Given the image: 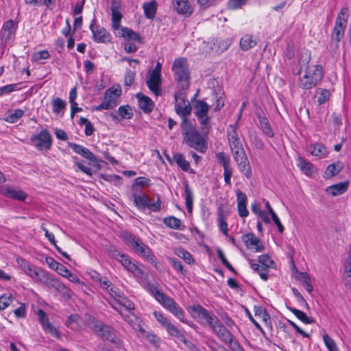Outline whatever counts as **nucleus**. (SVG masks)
Masks as SVG:
<instances>
[{"label":"nucleus","instance_id":"obj_48","mask_svg":"<svg viewBox=\"0 0 351 351\" xmlns=\"http://www.w3.org/2000/svg\"><path fill=\"white\" fill-rule=\"evenodd\" d=\"M237 164L241 172L243 173L245 177L247 178H251L252 169L247 158L243 161H239V162H237Z\"/></svg>","mask_w":351,"mask_h":351},{"label":"nucleus","instance_id":"obj_29","mask_svg":"<svg viewBox=\"0 0 351 351\" xmlns=\"http://www.w3.org/2000/svg\"><path fill=\"white\" fill-rule=\"evenodd\" d=\"M3 194L8 197L20 201L25 200L27 197V194L24 191L10 187L4 189Z\"/></svg>","mask_w":351,"mask_h":351},{"label":"nucleus","instance_id":"obj_16","mask_svg":"<svg viewBox=\"0 0 351 351\" xmlns=\"http://www.w3.org/2000/svg\"><path fill=\"white\" fill-rule=\"evenodd\" d=\"M190 308L191 312L195 313L198 318L205 320V322H200V324L204 326H208L215 315L213 313L208 311L199 304L193 305Z\"/></svg>","mask_w":351,"mask_h":351},{"label":"nucleus","instance_id":"obj_6","mask_svg":"<svg viewBox=\"0 0 351 351\" xmlns=\"http://www.w3.org/2000/svg\"><path fill=\"white\" fill-rule=\"evenodd\" d=\"M187 90L177 89L174 94L175 111L182 119V121L188 119L191 115L192 107L186 97Z\"/></svg>","mask_w":351,"mask_h":351},{"label":"nucleus","instance_id":"obj_60","mask_svg":"<svg viewBox=\"0 0 351 351\" xmlns=\"http://www.w3.org/2000/svg\"><path fill=\"white\" fill-rule=\"evenodd\" d=\"M258 262L262 265V267H266L267 269L270 267L271 265L274 263L273 260L268 254H263L259 256Z\"/></svg>","mask_w":351,"mask_h":351},{"label":"nucleus","instance_id":"obj_3","mask_svg":"<svg viewBox=\"0 0 351 351\" xmlns=\"http://www.w3.org/2000/svg\"><path fill=\"white\" fill-rule=\"evenodd\" d=\"M177 89L188 90L190 86V71L187 60L184 58H176L172 64Z\"/></svg>","mask_w":351,"mask_h":351},{"label":"nucleus","instance_id":"obj_55","mask_svg":"<svg viewBox=\"0 0 351 351\" xmlns=\"http://www.w3.org/2000/svg\"><path fill=\"white\" fill-rule=\"evenodd\" d=\"M323 340L329 351H339L335 341L328 334L323 335Z\"/></svg>","mask_w":351,"mask_h":351},{"label":"nucleus","instance_id":"obj_33","mask_svg":"<svg viewBox=\"0 0 351 351\" xmlns=\"http://www.w3.org/2000/svg\"><path fill=\"white\" fill-rule=\"evenodd\" d=\"M259 119L260 127L263 132L269 138H272L274 135L271 125L265 117H261L260 114H258Z\"/></svg>","mask_w":351,"mask_h":351},{"label":"nucleus","instance_id":"obj_31","mask_svg":"<svg viewBox=\"0 0 351 351\" xmlns=\"http://www.w3.org/2000/svg\"><path fill=\"white\" fill-rule=\"evenodd\" d=\"M184 199L187 211L192 213L193 211V191L189 187V184L187 182L184 184Z\"/></svg>","mask_w":351,"mask_h":351},{"label":"nucleus","instance_id":"obj_18","mask_svg":"<svg viewBox=\"0 0 351 351\" xmlns=\"http://www.w3.org/2000/svg\"><path fill=\"white\" fill-rule=\"evenodd\" d=\"M69 147L73 149L74 152L81 155L82 157L89 160L91 162H97V159L96 156L88 149L85 147L74 143H69Z\"/></svg>","mask_w":351,"mask_h":351},{"label":"nucleus","instance_id":"obj_59","mask_svg":"<svg viewBox=\"0 0 351 351\" xmlns=\"http://www.w3.org/2000/svg\"><path fill=\"white\" fill-rule=\"evenodd\" d=\"M106 291L116 302L121 301L122 293L119 291L117 287L112 285Z\"/></svg>","mask_w":351,"mask_h":351},{"label":"nucleus","instance_id":"obj_63","mask_svg":"<svg viewBox=\"0 0 351 351\" xmlns=\"http://www.w3.org/2000/svg\"><path fill=\"white\" fill-rule=\"evenodd\" d=\"M154 316L156 319L165 328L171 322L168 318H167L162 313L155 311L154 312Z\"/></svg>","mask_w":351,"mask_h":351},{"label":"nucleus","instance_id":"obj_56","mask_svg":"<svg viewBox=\"0 0 351 351\" xmlns=\"http://www.w3.org/2000/svg\"><path fill=\"white\" fill-rule=\"evenodd\" d=\"M80 319V317L77 314H73L69 316L66 325L67 327L71 329H76L79 326V321Z\"/></svg>","mask_w":351,"mask_h":351},{"label":"nucleus","instance_id":"obj_45","mask_svg":"<svg viewBox=\"0 0 351 351\" xmlns=\"http://www.w3.org/2000/svg\"><path fill=\"white\" fill-rule=\"evenodd\" d=\"M25 114V110L21 109H15L13 112L8 114L5 118V121L14 123L18 121Z\"/></svg>","mask_w":351,"mask_h":351},{"label":"nucleus","instance_id":"obj_38","mask_svg":"<svg viewBox=\"0 0 351 351\" xmlns=\"http://www.w3.org/2000/svg\"><path fill=\"white\" fill-rule=\"evenodd\" d=\"M163 223L167 227L173 229L182 230L184 228V226L182 223V221L173 216L164 218Z\"/></svg>","mask_w":351,"mask_h":351},{"label":"nucleus","instance_id":"obj_47","mask_svg":"<svg viewBox=\"0 0 351 351\" xmlns=\"http://www.w3.org/2000/svg\"><path fill=\"white\" fill-rule=\"evenodd\" d=\"M218 226L222 233L227 236L228 232V224L225 220L221 208H218Z\"/></svg>","mask_w":351,"mask_h":351},{"label":"nucleus","instance_id":"obj_5","mask_svg":"<svg viewBox=\"0 0 351 351\" xmlns=\"http://www.w3.org/2000/svg\"><path fill=\"white\" fill-rule=\"evenodd\" d=\"M152 291L156 300L181 322H184V311L171 298L165 295L156 287H154Z\"/></svg>","mask_w":351,"mask_h":351},{"label":"nucleus","instance_id":"obj_42","mask_svg":"<svg viewBox=\"0 0 351 351\" xmlns=\"http://www.w3.org/2000/svg\"><path fill=\"white\" fill-rule=\"evenodd\" d=\"M343 168V164L340 161H337L335 163L329 165L327 167L326 170V174L328 177H332L337 175L339 172H340Z\"/></svg>","mask_w":351,"mask_h":351},{"label":"nucleus","instance_id":"obj_25","mask_svg":"<svg viewBox=\"0 0 351 351\" xmlns=\"http://www.w3.org/2000/svg\"><path fill=\"white\" fill-rule=\"evenodd\" d=\"M308 150L311 155L321 158L326 157L329 153L328 149L321 143L311 144Z\"/></svg>","mask_w":351,"mask_h":351},{"label":"nucleus","instance_id":"obj_54","mask_svg":"<svg viewBox=\"0 0 351 351\" xmlns=\"http://www.w3.org/2000/svg\"><path fill=\"white\" fill-rule=\"evenodd\" d=\"M217 162L223 166V169H230V157L226 156L224 152H219L216 156Z\"/></svg>","mask_w":351,"mask_h":351},{"label":"nucleus","instance_id":"obj_39","mask_svg":"<svg viewBox=\"0 0 351 351\" xmlns=\"http://www.w3.org/2000/svg\"><path fill=\"white\" fill-rule=\"evenodd\" d=\"M290 311L298 319L305 324H310L314 322L312 317H308L304 312L293 307H288Z\"/></svg>","mask_w":351,"mask_h":351},{"label":"nucleus","instance_id":"obj_50","mask_svg":"<svg viewBox=\"0 0 351 351\" xmlns=\"http://www.w3.org/2000/svg\"><path fill=\"white\" fill-rule=\"evenodd\" d=\"M14 297L10 293L0 296V311L5 309L14 301Z\"/></svg>","mask_w":351,"mask_h":351},{"label":"nucleus","instance_id":"obj_1","mask_svg":"<svg viewBox=\"0 0 351 351\" xmlns=\"http://www.w3.org/2000/svg\"><path fill=\"white\" fill-rule=\"evenodd\" d=\"M180 128L184 143L199 152L205 153L206 152L207 142L191 121L189 119L181 121Z\"/></svg>","mask_w":351,"mask_h":351},{"label":"nucleus","instance_id":"obj_23","mask_svg":"<svg viewBox=\"0 0 351 351\" xmlns=\"http://www.w3.org/2000/svg\"><path fill=\"white\" fill-rule=\"evenodd\" d=\"M147 85L149 90L156 95L161 93V77L150 74L147 80Z\"/></svg>","mask_w":351,"mask_h":351},{"label":"nucleus","instance_id":"obj_57","mask_svg":"<svg viewBox=\"0 0 351 351\" xmlns=\"http://www.w3.org/2000/svg\"><path fill=\"white\" fill-rule=\"evenodd\" d=\"M20 84H12L0 87V97L20 90Z\"/></svg>","mask_w":351,"mask_h":351},{"label":"nucleus","instance_id":"obj_7","mask_svg":"<svg viewBox=\"0 0 351 351\" xmlns=\"http://www.w3.org/2000/svg\"><path fill=\"white\" fill-rule=\"evenodd\" d=\"M125 238L127 243L147 261L151 263H155L156 258L154 254L150 248L145 245L139 238L136 237L131 233H125Z\"/></svg>","mask_w":351,"mask_h":351},{"label":"nucleus","instance_id":"obj_37","mask_svg":"<svg viewBox=\"0 0 351 351\" xmlns=\"http://www.w3.org/2000/svg\"><path fill=\"white\" fill-rule=\"evenodd\" d=\"M297 162L298 167L305 174L311 175L313 172V165L304 158L298 156L297 158Z\"/></svg>","mask_w":351,"mask_h":351},{"label":"nucleus","instance_id":"obj_17","mask_svg":"<svg viewBox=\"0 0 351 351\" xmlns=\"http://www.w3.org/2000/svg\"><path fill=\"white\" fill-rule=\"evenodd\" d=\"M228 138L232 152L243 148V144L239 138L235 125H230L228 128Z\"/></svg>","mask_w":351,"mask_h":351},{"label":"nucleus","instance_id":"obj_9","mask_svg":"<svg viewBox=\"0 0 351 351\" xmlns=\"http://www.w3.org/2000/svg\"><path fill=\"white\" fill-rule=\"evenodd\" d=\"M37 280L49 287L53 288L56 291L61 293L64 297L70 298V290L62 283L53 278L50 274L41 271Z\"/></svg>","mask_w":351,"mask_h":351},{"label":"nucleus","instance_id":"obj_26","mask_svg":"<svg viewBox=\"0 0 351 351\" xmlns=\"http://www.w3.org/2000/svg\"><path fill=\"white\" fill-rule=\"evenodd\" d=\"M349 181L339 182L338 184L331 185L326 189V191L330 193L332 196H337L344 193L348 189Z\"/></svg>","mask_w":351,"mask_h":351},{"label":"nucleus","instance_id":"obj_11","mask_svg":"<svg viewBox=\"0 0 351 351\" xmlns=\"http://www.w3.org/2000/svg\"><path fill=\"white\" fill-rule=\"evenodd\" d=\"M121 90L120 88L111 87L108 88L104 97V101L94 109L97 111L103 110L112 109L117 105V98L121 95Z\"/></svg>","mask_w":351,"mask_h":351},{"label":"nucleus","instance_id":"obj_2","mask_svg":"<svg viewBox=\"0 0 351 351\" xmlns=\"http://www.w3.org/2000/svg\"><path fill=\"white\" fill-rule=\"evenodd\" d=\"M348 17V8L343 7L337 14L330 36V48L333 51L339 48V43L344 36Z\"/></svg>","mask_w":351,"mask_h":351},{"label":"nucleus","instance_id":"obj_46","mask_svg":"<svg viewBox=\"0 0 351 351\" xmlns=\"http://www.w3.org/2000/svg\"><path fill=\"white\" fill-rule=\"evenodd\" d=\"M122 36L128 40H135L141 42V36L138 34L127 27L121 29Z\"/></svg>","mask_w":351,"mask_h":351},{"label":"nucleus","instance_id":"obj_35","mask_svg":"<svg viewBox=\"0 0 351 351\" xmlns=\"http://www.w3.org/2000/svg\"><path fill=\"white\" fill-rule=\"evenodd\" d=\"M143 8L145 17L147 19H153L155 16L157 10L156 0H152L149 2L145 3L143 5Z\"/></svg>","mask_w":351,"mask_h":351},{"label":"nucleus","instance_id":"obj_32","mask_svg":"<svg viewBox=\"0 0 351 351\" xmlns=\"http://www.w3.org/2000/svg\"><path fill=\"white\" fill-rule=\"evenodd\" d=\"M343 279L345 285L351 287V245L349 256L344 265Z\"/></svg>","mask_w":351,"mask_h":351},{"label":"nucleus","instance_id":"obj_58","mask_svg":"<svg viewBox=\"0 0 351 351\" xmlns=\"http://www.w3.org/2000/svg\"><path fill=\"white\" fill-rule=\"evenodd\" d=\"M121 18H122V14H121L120 12H112V27L114 30H117L119 28Z\"/></svg>","mask_w":351,"mask_h":351},{"label":"nucleus","instance_id":"obj_36","mask_svg":"<svg viewBox=\"0 0 351 351\" xmlns=\"http://www.w3.org/2000/svg\"><path fill=\"white\" fill-rule=\"evenodd\" d=\"M251 209L252 213L258 215L262 220L266 223H270V219L266 212L263 211L261 208V204L259 202H254L252 204Z\"/></svg>","mask_w":351,"mask_h":351},{"label":"nucleus","instance_id":"obj_10","mask_svg":"<svg viewBox=\"0 0 351 351\" xmlns=\"http://www.w3.org/2000/svg\"><path fill=\"white\" fill-rule=\"evenodd\" d=\"M31 143L39 151H48L51 148L52 136L47 129L42 130L38 134L30 138Z\"/></svg>","mask_w":351,"mask_h":351},{"label":"nucleus","instance_id":"obj_20","mask_svg":"<svg viewBox=\"0 0 351 351\" xmlns=\"http://www.w3.org/2000/svg\"><path fill=\"white\" fill-rule=\"evenodd\" d=\"M114 308L117 310L119 314L122 316L125 322L135 330L139 331L141 333L144 334L145 330L142 328L140 324L139 319L134 315L133 313H128V314H124L119 310H118L116 307Z\"/></svg>","mask_w":351,"mask_h":351},{"label":"nucleus","instance_id":"obj_64","mask_svg":"<svg viewBox=\"0 0 351 351\" xmlns=\"http://www.w3.org/2000/svg\"><path fill=\"white\" fill-rule=\"evenodd\" d=\"M88 323L93 330L97 333L99 332L104 324H102L97 319L93 317H89Z\"/></svg>","mask_w":351,"mask_h":351},{"label":"nucleus","instance_id":"obj_4","mask_svg":"<svg viewBox=\"0 0 351 351\" xmlns=\"http://www.w3.org/2000/svg\"><path fill=\"white\" fill-rule=\"evenodd\" d=\"M323 76L322 65H307L304 75L299 80L298 86L304 90L311 89L322 80Z\"/></svg>","mask_w":351,"mask_h":351},{"label":"nucleus","instance_id":"obj_41","mask_svg":"<svg viewBox=\"0 0 351 351\" xmlns=\"http://www.w3.org/2000/svg\"><path fill=\"white\" fill-rule=\"evenodd\" d=\"M151 184V180L149 178L145 177H138L135 179L134 183L132 186L133 192H141L139 187L146 188L149 186Z\"/></svg>","mask_w":351,"mask_h":351},{"label":"nucleus","instance_id":"obj_27","mask_svg":"<svg viewBox=\"0 0 351 351\" xmlns=\"http://www.w3.org/2000/svg\"><path fill=\"white\" fill-rule=\"evenodd\" d=\"M254 314L255 316L258 317L265 323V326L272 329L271 317L267 312L266 308L261 306H254Z\"/></svg>","mask_w":351,"mask_h":351},{"label":"nucleus","instance_id":"obj_12","mask_svg":"<svg viewBox=\"0 0 351 351\" xmlns=\"http://www.w3.org/2000/svg\"><path fill=\"white\" fill-rule=\"evenodd\" d=\"M208 326L212 329L215 335L224 343H231L233 335L224 326L219 319L215 315L213 319L209 322Z\"/></svg>","mask_w":351,"mask_h":351},{"label":"nucleus","instance_id":"obj_43","mask_svg":"<svg viewBox=\"0 0 351 351\" xmlns=\"http://www.w3.org/2000/svg\"><path fill=\"white\" fill-rule=\"evenodd\" d=\"M167 332L169 335L171 337H177L178 339H180L182 340V341L184 343H186V340L184 339V335L182 333V331L180 330L176 326H174L171 322H170L166 327H165Z\"/></svg>","mask_w":351,"mask_h":351},{"label":"nucleus","instance_id":"obj_21","mask_svg":"<svg viewBox=\"0 0 351 351\" xmlns=\"http://www.w3.org/2000/svg\"><path fill=\"white\" fill-rule=\"evenodd\" d=\"M237 210L241 217H246L249 215L247 209V197L246 195L240 190L237 191Z\"/></svg>","mask_w":351,"mask_h":351},{"label":"nucleus","instance_id":"obj_52","mask_svg":"<svg viewBox=\"0 0 351 351\" xmlns=\"http://www.w3.org/2000/svg\"><path fill=\"white\" fill-rule=\"evenodd\" d=\"M175 254L180 258H182L188 264H191L194 262L191 254L183 248L176 249Z\"/></svg>","mask_w":351,"mask_h":351},{"label":"nucleus","instance_id":"obj_24","mask_svg":"<svg viewBox=\"0 0 351 351\" xmlns=\"http://www.w3.org/2000/svg\"><path fill=\"white\" fill-rule=\"evenodd\" d=\"M118 113L120 118L116 114H111V117L113 120H117L119 121L123 119H130L134 116L133 110L130 105L121 106L118 108Z\"/></svg>","mask_w":351,"mask_h":351},{"label":"nucleus","instance_id":"obj_61","mask_svg":"<svg viewBox=\"0 0 351 351\" xmlns=\"http://www.w3.org/2000/svg\"><path fill=\"white\" fill-rule=\"evenodd\" d=\"M232 153L233 155L234 160L236 162H239V161H243L247 158V154L245 153L244 148L234 151Z\"/></svg>","mask_w":351,"mask_h":351},{"label":"nucleus","instance_id":"obj_49","mask_svg":"<svg viewBox=\"0 0 351 351\" xmlns=\"http://www.w3.org/2000/svg\"><path fill=\"white\" fill-rule=\"evenodd\" d=\"M43 329L50 333L53 337L60 339L61 335L58 330H57L49 322V319L46 321L40 322Z\"/></svg>","mask_w":351,"mask_h":351},{"label":"nucleus","instance_id":"obj_28","mask_svg":"<svg viewBox=\"0 0 351 351\" xmlns=\"http://www.w3.org/2000/svg\"><path fill=\"white\" fill-rule=\"evenodd\" d=\"M173 6L180 14L189 16L192 13V8L187 0H173Z\"/></svg>","mask_w":351,"mask_h":351},{"label":"nucleus","instance_id":"obj_14","mask_svg":"<svg viewBox=\"0 0 351 351\" xmlns=\"http://www.w3.org/2000/svg\"><path fill=\"white\" fill-rule=\"evenodd\" d=\"M90 29L93 34V39L97 43H106L110 41V34L104 27L95 24V19L92 20Z\"/></svg>","mask_w":351,"mask_h":351},{"label":"nucleus","instance_id":"obj_15","mask_svg":"<svg viewBox=\"0 0 351 351\" xmlns=\"http://www.w3.org/2000/svg\"><path fill=\"white\" fill-rule=\"evenodd\" d=\"M242 240L245 246L256 252H263L265 249L261 241L253 233H247L242 237Z\"/></svg>","mask_w":351,"mask_h":351},{"label":"nucleus","instance_id":"obj_51","mask_svg":"<svg viewBox=\"0 0 351 351\" xmlns=\"http://www.w3.org/2000/svg\"><path fill=\"white\" fill-rule=\"evenodd\" d=\"M66 104L64 101L59 97L55 98L52 101L53 112L59 114L65 108Z\"/></svg>","mask_w":351,"mask_h":351},{"label":"nucleus","instance_id":"obj_13","mask_svg":"<svg viewBox=\"0 0 351 351\" xmlns=\"http://www.w3.org/2000/svg\"><path fill=\"white\" fill-rule=\"evenodd\" d=\"M209 105L203 100H197L194 104L195 115L199 121V123L204 128H209L208 125L210 117L208 112L209 110Z\"/></svg>","mask_w":351,"mask_h":351},{"label":"nucleus","instance_id":"obj_19","mask_svg":"<svg viewBox=\"0 0 351 351\" xmlns=\"http://www.w3.org/2000/svg\"><path fill=\"white\" fill-rule=\"evenodd\" d=\"M14 34V22L13 20L10 19L7 21L3 25L0 36L1 39L4 43H8L11 40Z\"/></svg>","mask_w":351,"mask_h":351},{"label":"nucleus","instance_id":"obj_8","mask_svg":"<svg viewBox=\"0 0 351 351\" xmlns=\"http://www.w3.org/2000/svg\"><path fill=\"white\" fill-rule=\"evenodd\" d=\"M132 197L135 206L140 210H145L147 208L152 212H158L160 210L161 200L159 196L152 203L150 202L148 195L141 194V192H133Z\"/></svg>","mask_w":351,"mask_h":351},{"label":"nucleus","instance_id":"obj_62","mask_svg":"<svg viewBox=\"0 0 351 351\" xmlns=\"http://www.w3.org/2000/svg\"><path fill=\"white\" fill-rule=\"evenodd\" d=\"M169 263L172 265V267L178 272H180L182 274H185L186 271L183 268V265L182 263L176 258H169Z\"/></svg>","mask_w":351,"mask_h":351},{"label":"nucleus","instance_id":"obj_40","mask_svg":"<svg viewBox=\"0 0 351 351\" xmlns=\"http://www.w3.org/2000/svg\"><path fill=\"white\" fill-rule=\"evenodd\" d=\"M173 161L182 171L188 172L190 170V164L180 153H176L173 156Z\"/></svg>","mask_w":351,"mask_h":351},{"label":"nucleus","instance_id":"obj_53","mask_svg":"<svg viewBox=\"0 0 351 351\" xmlns=\"http://www.w3.org/2000/svg\"><path fill=\"white\" fill-rule=\"evenodd\" d=\"M316 95L317 96L318 104L322 105L329 99L330 94L327 89L319 88L316 91Z\"/></svg>","mask_w":351,"mask_h":351},{"label":"nucleus","instance_id":"obj_44","mask_svg":"<svg viewBox=\"0 0 351 351\" xmlns=\"http://www.w3.org/2000/svg\"><path fill=\"white\" fill-rule=\"evenodd\" d=\"M113 257L119 261L125 268H128L132 263L128 256L119 251L114 250L112 252Z\"/></svg>","mask_w":351,"mask_h":351},{"label":"nucleus","instance_id":"obj_34","mask_svg":"<svg viewBox=\"0 0 351 351\" xmlns=\"http://www.w3.org/2000/svg\"><path fill=\"white\" fill-rule=\"evenodd\" d=\"M114 332V330L112 327L107 325H104L101 330L97 334L103 339L108 340L112 343H116V339L113 337Z\"/></svg>","mask_w":351,"mask_h":351},{"label":"nucleus","instance_id":"obj_22","mask_svg":"<svg viewBox=\"0 0 351 351\" xmlns=\"http://www.w3.org/2000/svg\"><path fill=\"white\" fill-rule=\"evenodd\" d=\"M136 97L138 99L139 108L145 113L148 114L153 110L154 108V104L149 97L144 95L141 93H138L136 95Z\"/></svg>","mask_w":351,"mask_h":351},{"label":"nucleus","instance_id":"obj_30","mask_svg":"<svg viewBox=\"0 0 351 351\" xmlns=\"http://www.w3.org/2000/svg\"><path fill=\"white\" fill-rule=\"evenodd\" d=\"M257 44L256 38L250 34H245L240 40V46L243 51H248Z\"/></svg>","mask_w":351,"mask_h":351}]
</instances>
